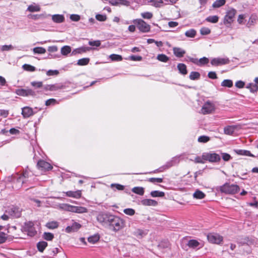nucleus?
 <instances>
[{
    "instance_id": "6e6d98bb",
    "label": "nucleus",
    "mask_w": 258,
    "mask_h": 258,
    "mask_svg": "<svg viewBox=\"0 0 258 258\" xmlns=\"http://www.w3.org/2000/svg\"><path fill=\"white\" fill-rule=\"evenodd\" d=\"M211 33V30L207 27H202L200 29V33L201 35H208Z\"/></svg>"
},
{
    "instance_id": "e433bc0d",
    "label": "nucleus",
    "mask_w": 258,
    "mask_h": 258,
    "mask_svg": "<svg viewBox=\"0 0 258 258\" xmlns=\"http://www.w3.org/2000/svg\"><path fill=\"white\" fill-rule=\"evenodd\" d=\"M197 34V31L194 29H190L185 32V35L189 38H194Z\"/></svg>"
},
{
    "instance_id": "c03bdc74",
    "label": "nucleus",
    "mask_w": 258,
    "mask_h": 258,
    "mask_svg": "<svg viewBox=\"0 0 258 258\" xmlns=\"http://www.w3.org/2000/svg\"><path fill=\"white\" fill-rule=\"evenodd\" d=\"M221 86L223 87L230 88L233 86V82L232 80L229 79L224 80L221 83Z\"/></svg>"
},
{
    "instance_id": "dca6fc26",
    "label": "nucleus",
    "mask_w": 258,
    "mask_h": 258,
    "mask_svg": "<svg viewBox=\"0 0 258 258\" xmlns=\"http://www.w3.org/2000/svg\"><path fill=\"white\" fill-rule=\"evenodd\" d=\"M22 114L24 118H28L34 114L33 109L28 106L22 108Z\"/></svg>"
},
{
    "instance_id": "393cba45",
    "label": "nucleus",
    "mask_w": 258,
    "mask_h": 258,
    "mask_svg": "<svg viewBox=\"0 0 258 258\" xmlns=\"http://www.w3.org/2000/svg\"><path fill=\"white\" fill-rule=\"evenodd\" d=\"M43 88L45 91H54L61 89L62 87L59 86L55 84L46 85L43 87Z\"/></svg>"
},
{
    "instance_id": "72a5a7b5",
    "label": "nucleus",
    "mask_w": 258,
    "mask_h": 258,
    "mask_svg": "<svg viewBox=\"0 0 258 258\" xmlns=\"http://www.w3.org/2000/svg\"><path fill=\"white\" fill-rule=\"evenodd\" d=\"M235 130V127L234 126H228L224 128V132L226 135H231L233 134Z\"/></svg>"
},
{
    "instance_id": "c9c22d12",
    "label": "nucleus",
    "mask_w": 258,
    "mask_h": 258,
    "mask_svg": "<svg viewBox=\"0 0 258 258\" xmlns=\"http://www.w3.org/2000/svg\"><path fill=\"white\" fill-rule=\"evenodd\" d=\"M150 195L151 197L154 198L163 197L165 196V193L163 191L159 190H153L151 192Z\"/></svg>"
},
{
    "instance_id": "9b49d317",
    "label": "nucleus",
    "mask_w": 258,
    "mask_h": 258,
    "mask_svg": "<svg viewBox=\"0 0 258 258\" xmlns=\"http://www.w3.org/2000/svg\"><path fill=\"white\" fill-rule=\"evenodd\" d=\"M215 110L214 105L209 101L206 102L203 106L201 111L204 114L211 113Z\"/></svg>"
},
{
    "instance_id": "2f4dec72",
    "label": "nucleus",
    "mask_w": 258,
    "mask_h": 258,
    "mask_svg": "<svg viewBox=\"0 0 258 258\" xmlns=\"http://www.w3.org/2000/svg\"><path fill=\"white\" fill-rule=\"evenodd\" d=\"M46 227L48 229H53L58 227V223L55 221L48 222L46 224Z\"/></svg>"
},
{
    "instance_id": "7ed1b4c3",
    "label": "nucleus",
    "mask_w": 258,
    "mask_h": 258,
    "mask_svg": "<svg viewBox=\"0 0 258 258\" xmlns=\"http://www.w3.org/2000/svg\"><path fill=\"white\" fill-rule=\"evenodd\" d=\"M113 215L108 213L101 212L97 216V220L104 226H108Z\"/></svg>"
},
{
    "instance_id": "3c124183",
    "label": "nucleus",
    "mask_w": 258,
    "mask_h": 258,
    "mask_svg": "<svg viewBox=\"0 0 258 258\" xmlns=\"http://www.w3.org/2000/svg\"><path fill=\"white\" fill-rule=\"evenodd\" d=\"M141 15L143 18L145 19H151L153 17V14L149 12L142 13Z\"/></svg>"
},
{
    "instance_id": "ea45409f",
    "label": "nucleus",
    "mask_w": 258,
    "mask_h": 258,
    "mask_svg": "<svg viewBox=\"0 0 258 258\" xmlns=\"http://www.w3.org/2000/svg\"><path fill=\"white\" fill-rule=\"evenodd\" d=\"M72 205L68 204H61L58 205V208L59 209L71 212Z\"/></svg>"
},
{
    "instance_id": "a211bd4d",
    "label": "nucleus",
    "mask_w": 258,
    "mask_h": 258,
    "mask_svg": "<svg viewBox=\"0 0 258 258\" xmlns=\"http://www.w3.org/2000/svg\"><path fill=\"white\" fill-rule=\"evenodd\" d=\"M71 212L76 213H87L88 212V209L84 207L81 206H75L72 205L71 209Z\"/></svg>"
},
{
    "instance_id": "338daca9",
    "label": "nucleus",
    "mask_w": 258,
    "mask_h": 258,
    "mask_svg": "<svg viewBox=\"0 0 258 258\" xmlns=\"http://www.w3.org/2000/svg\"><path fill=\"white\" fill-rule=\"evenodd\" d=\"M96 19L98 21L103 22L106 20V16L105 15L97 14L96 15Z\"/></svg>"
},
{
    "instance_id": "4c0bfd02",
    "label": "nucleus",
    "mask_w": 258,
    "mask_h": 258,
    "mask_svg": "<svg viewBox=\"0 0 258 258\" xmlns=\"http://www.w3.org/2000/svg\"><path fill=\"white\" fill-rule=\"evenodd\" d=\"M206 21L212 23H216L219 21V17L216 15L210 16L206 19Z\"/></svg>"
},
{
    "instance_id": "a18cd8bd",
    "label": "nucleus",
    "mask_w": 258,
    "mask_h": 258,
    "mask_svg": "<svg viewBox=\"0 0 258 258\" xmlns=\"http://www.w3.org/2000/svg\"><path fill=\"white\" fill-rule=\"evenodd\" d=\"M200 77V74L197 72H191L189 76V78L191 80H198Z\"/></svg>"
},
{
    "instance_id": "39448f33",
    "label": "nucleus",
    "mask_w": 258,
    "mask_h": 258,
    "mask_svg": "<svg viewBox=\"0 0 258 258\" xmlns=\"http://www.w3.org/2000/svg\"><path fill=\"white\" fill-rule=\"evenodd\" d=\"M202 158L210 162H218L221 160V156L216 153H205L202 155Z\"/></svg>"
},
{
    "instance_id": "0e129e2a",
    "label": "nucleus",
    "mask_w": 258,
    "mask_h": 258,
    "mask_svg": "<svg viewBox=\"0 0 258 258\" xmlns=\"http://www.w3.org/2000/svg\"><path fill=\"white\" fill-rule=\"evenodd\" d=\"M70 18L73 21L78 22L80 20V16L77 14H72Z\"/></svg>"
},
{
    "instance_id": "a878e982",
    "label": "nucleus",
    "mask_w": 258,
    "mask_h": 258,
    "mask_svg": "<svg viewBox=\"0 0 258 258\" xmlns=\"http://www.w3.org/2000/svg\"><path fill=\"white\" fill-rule=\"evenodd\" d=\"M177 68L179 73L181 75H185L187 74L186 66L185 64L179 63L177 64Z\"/></svg>"
},
{
    "instance_id": "4468645a",
    "label": "nucleus",
    "mask_w": 258,
    "mask_h": 258,
    "mask_svg": "<svg viewBox=\"0 0 258 258\" xmlns=\"http://www.w3.org/2000/svg\"><path fill=\"white\" fill-rule=\"evenodd\" d=\"M37 167L42 171L49 170L52 168V166L49 163L44 160H39L37 163Z\"/></svg>"
},
{
    "instance_id": "0eeeda50",
    "label": "nucleus",
    "mask_w": 258,
    "mask_h": 258,
    "mask_svg": "<svg viewBox=\"0 0 258 258\" xmlns=\"http://www.w3.org/2000/svg\"><path fill=\"white\" fill-rule=\"evenodd\" d=\"M207 238L210 242L215 244H220L223 241V237L215 233L208 234Z\"/></svg>"
},
{
    "instance_id": "c756f323",
    "label": "nucleus",
    "mask_w": 258,
    "mask_h": 258,
    "mask_svg": "<svg viewBox=\"0 0 258 258\" xmlns=\"http://www.w3.org/2000/svg\"><path fill=\"white\" fill-rule=\"evenodd\" d=\"M100 236L98 234H96L88 237V241L92 244H95L99 241Z\"/></svg>"
},
{
    "instance_id": "774afa93",
    "label": "nucleus",
    "mask_w": 258,
    "mask_h": 258,
    "mask_svg": "<svg viewBox=\"0 0 258 258\" xmlns=\"http://www.w3.org/2000/svg\"><path fill=\"white\" fill-rule=\"evenodd\" d=\"M59 72L57 70H49L46 72V75L48 76H56L58 74Z\"/></svg>"
},
{
    "instance_id": "603ef678",
    "label": "nucleus",
    "mask_w": 258,
    "mask_h": 258,
    "mask_svg": "<svg viewBox=\"0 0 258 258\" xmlns=\"http://www.w3.org/2000/svg\"><path fill=\"white\" fill-rule=\"evenodd\" d=\"M0 49L2 51H9L13 50L14 47L12 45H4L0 46Z\"/></svg>"
},
{
    "instance_id": "9d476101",
    "label": "nucleus",
    "mask_w": 258,
    "mask_h": 258,
    "mask_svg": "<svg viewBox=\"0 0 258 258\" xmlns=\"http://www.w3.org/2000/svg\"><path fill=\"white\" fill-rule=\"evenodd\" d=\"M15 93L17 95L23 97H27L29 96H34L36 95L35 92L31 89H17Z\"/></svg>"
},
{
    "instance_id": "1a4fd4ad",
    "label": "nucleus",
    "mask_w": 258,
    "mask_h": 258,
    "mask_svg": "<svg viewBox=\"0 0 258 258\" xmlns=\"http://www.w3.org/2000/svg\"><path fill=\"white\" fill-rule=\"evenodd\" d=\"M230 60L228 57H216L211 59V63L214 66H219L228 64Z\"/></svg>"
},
{
    "instance_id": "412c9836",
    "label": "nucleus",
    "mask_w": 258,
    "mask_h": 258,
    "mask_svg": "<svg viewBox=\"0 0 258 258\" xmlns=\"http://www.w3.org/2000/svg\"><path fill=\"white\" fill-rule=\"evenodd\" d=\"M92 49V48L90 47L82 46L74 49L72 52V54L76 55L77 54L86 52L87 51L91 50Z\"/></svg>"
},
{
    "instance_id": "bf43d9fd",
    "label": "nucleus",
    "mask_w": 258,
    "mask_h": 258,
    "mask_svg": "<svg viewBox=\"0 0 258 258\" xmlns=\"http://www.w3.org/2000/svg\"><path fill=\"white\" fill-rule=\"evenodd\" d=\"M210 140V138L206 136H202L199 137L198 142L201 143H207Z\"/></svg>"
},
{
    "instance_id": "37998d69",
    "label": "nucleus",
    "mask_w": 258,
    "mask_h": 258,
    "mask_svg": "<svg viewBox=\"0 0 258 258\" xmlns=\"http://www.w3.org/2000/svg\"><path fill=\"white\" fill-rule=\"evenodd\" d=\"M109 58L112 61H119L122 60V57L121 55L116 54H112L110 55Z\"/></svg>"
},
{
    "instance_id": "6e6552de",
    "label": "nucleus",
    "mask_w": 258,
    "mask_h": 258,
    "mask_svg": "<svg viewBox=\"0 0 258 258\" xmlns=\"http://www.w3.org/2000/svg\"><path fill=\"white\" fill-rule=\"evenodd\" d=\"M236 13V10L233 8L230 9L226 12V14L225 16L224 23V24H230L233 21Z\"/></svg>"
},
{
    "instance_id": "79ce46f5",
    "label": "nucleus",
    "mask_w": 258,
    "mask_h": 258,
    "mask_svg": "<svg viewBox=\"0 0 258 258\" xmlns=\"http://www.w3.org/2000/svg\"><path fill=\"white\" fill-rule=\"evenodd\" d=\"M157 59L160 61L166 62L169 60V58L165 54H160L157 55Z\"/></svg>"
},
{
    "instance_id": "69168bd1",
    "label": "nucleus",
    "mask_w": 258,
    "mask_h": 258,
    "mask_svg": "<svg viewBox=\"0 0 258 258\" xmlns=\"http://www.w3.org/2000/svg\"><path fill=\"white\" fill-rule=\"evenodd\" d=\"M57 103L56 100L55 99H49L45 101V105L46 106H49L50 105H54Z\"/></svg>"
},
{
    "instance_id": "f8f14e48",
    "label": "nucleus",
    "mask_w": 258,
    "mask_h": 258,
    "mask_svg": "<svg viewBox=\"0 0 258 258\" xmlns=\"http://www.w3.org/2000/svg\"><path fill=\"white\" fill-rule=\"evenodd\" d=\"M6 213H8L10 216L18 218L21 216V211L19 208L13 206L10 207L6 210Z\"/></svg>"
},
{
    "instance_id": "052dcab7",
    "label": "nucleus",
    "mask_w": 258,
    "mask_h": 258,
    "mask_svg": "<svg viewBox=\"0 0 258 258\" xmlns=\"http://www.w3.org/2000/svg\"><path fill=\"white\" fill-rule=\"evenodd\" d=\"M152 5L155 7H160L163 3L162 0H152L151 1Z\"/></svg>"
},
{
    "instance_id": "bb28decb",
    "label": "nucleus",
    "mask_w": 258,
    "mask_h": 258,
    "mask_svg": "<svg viewBox=\"0 0 258 258\" xmlns=\"http://www.w3.org/2000/svg\"><path fill=\"white\" fill-rule=\"evenodd\" d=\"M52 20L55 23H60L64 21V17L62 15L55 14L52 16Z\"/></svg>"
},
{
    "instance_id": "5701e85b",
    "label": "nucleus",
    "mask_w": 258,
    "mask_h": 258,
    "mask_svg": "<svg viewBox=\"0 0 258 258\" xmlns=\"http://www.w3.org/2000/svg\"><path fill=\"white\" fill-rule=\"evenodd\" d=\"M173 51L174 54L178 57H182L185 53V51L179 47H174Z\"/></svg>"
},
{
    "instance_id": "13d9d810",
    "label": "nucleus",
    "mask_w": 258,
    "mask_h": 258,
    "mask_svg": "<svg viewBox=\"0 0 258 258\" xmlns=\"http://www.w3.org/2000/svg\"><path fill=\"white\" fill-rule=\"evenodd\" d=\"M53 237V234L51 233L45 232L43 234V238L46 240H51Z\"/></svg>"
},
{
    "instance_id": "de8ad7c7",
    "label": "nucleus",
    "mask_w": 258,
    "mask_h": 258,
    "mask_svg": "<svg viewBox=\"0 0 258 258\" xmlns=\"http://www.w3.org/2000/svg\"><path fill=\"white\" fill-rule=\"evenodd\" d=\"M22 68L24 70L28 72H34L36 70L34 66H32L28 64H24L22 66Z\"/></svg>"
},
{
    "instance_id": "f257e3e1",
    "label": "nucleus",
    "mask_w": 258,
    "mask_h": 258,
    "mask_svg": "<svg viewBox=\"0 0 258 258\" xmlns=\"http://www.w3.org/2000/svg\"><path fill=\"white\" fill-rule=\"evenodd\" d=\"M108 226L111 230L116 232L124 228L125 222L120 217L113 215Z\"/></svg>"
},
{
    "instance_id": "f03ea898",
    "label": "nucleus",
    "mask_w": 258,
    "mask_h": 258,
    "mask_svg": "<svg viewBox=\"0 0 258 258\" xmlns=\"http://www.w3.org/2000/svg\"><path fill=\"white\" fill-rule=\"evenodd\" d=\"M219 190L222 193L227 195H234L237 193L240 189L238 185L234 184L225 183L218 187Z\"/></svg>"
},
{
    "instance_id": "aec40b11",
    "label": "nucleus",
    "mask_w": 258,
    "mask_h": 258,
    "mask_svg": "<svg viewBox=\"0 0 258 258\" xmlns=\"http://www.w3.org/2000/svg\"><path fill=\"white\" fill-rule=\"evenodd\" d=\"M141 204L145 206H156L158 203L152 199H144L141 201Z\"/></svg>"
},
{
    "instance_id": "09e8293b",
    "label": "nucleus",
    "mask_w": 258,
    "mask_h": 258,
    "mask_svg": "<svg viewBox=\"0 0 258 258\" xmlns=\"http://www.w3.org/2000/svg\"><path fill=\"white\" fill-rule=\"evenodd\" d=\"M33 50L35 53L44 54L46 52L45 49L41 47H35Z\"/></svg>"
},
{
    "instance_id": "6ab92c4d",
    "label": "nucleus",
    "mask_w": 258,
    "mask_h": 258,
    "mask_svg": "<svg viewBox=\"0 0 258 258\" xmlns=\"http://www.w3.org/2000/svg\"><path fill=\"white\" fill-rule=\"evenodd\" d=\"M65 194L66 195L69 197L79 199L81 197L82 191L81 190H78L76 191H68Z\"/></svg>"
},
{
    "instance_id": "20e7f679",
    "label": "nucleus",
    "mask_w": 258,
    "mask_h": 258,
    "mask_svg": "<svg viewBox=\"0 0 258 258\" xmlns=\"http://www.w3.org/2000/svg\"><path fill=\"white\" fill-rule=\"evenodd\" d=\"M133 23L136 25L137 28L143 33H148L150 31L151 26L145 21L141 19H135Z\"/></svg>"
},
{
    "instance_id": "423d86ee",
    "label": "nucleus",
    "mask_w": 258,
    "mask_h": 258,
    "mask_svg": "<svg viewBox=\"0 0 258 258\" xmlns=\"http://www.w3.org/2000/svg\"><path fill=\"white\" fill-rule=\"evenodd\" d=\"M22 230L23 232H27L28 235L31 236H34L36 233L34 227V224L31 221L25 222L22 228Z\"/></svg>"
},
{
    "instance_id": "7c9ffc66",
    "label": "nucleus",
    "mask_w": 258,
    "mask_h": 258,
    "mask_svg": "<svg viewBox=\"0 0 258 258\" xmlns=\"http://www.w3.org/2000/svg\"><path fill=\"white\" fill-rule=\"evenodd\" d=\"M246 88L249 89L250 91L252 93L256 92L258 90V85L252 83L248 84Z\"/></svg>"
},
{
    "instance_id": "c85d7f7f",
    "label": "nucleus",
    "mask_w": 258,
    "mask_h": 258,
    "mask_svg": "<svg viewBox=\"0 0 258 258\" xmlns=\"http://www.w3.org/2000/svg\"><path fill=\"white\" fill-rule=\"evenodd\" d=\"M206 197V195L202 191L197 189L193 194V197L196 199H203Z\"/></svg>"
},
{
    "instance_id": "49530a36",
    "label": "nucleus",
    "mask_w": 258,
    "mask_h": 258,
    "mask_svg": "<svg viewBox=\"0 0 258 258\" xmlns=\"http://www.w3.org/2000/svg\"><path fill=\"white\" fill-rule=\"evenodd\" d=\"M90 59L89 58H83L78 60L77 64L79 66H85L88 64Z\"/></svg>"
},
{
    "instance_id": "a19ab883",
    "label": "nucleus",
    "mask_w": 258,
    "mask_h": 258,
    "mask_svg": "<svg viewBox=\"0 0 258 258\" xmlns=\"http://www.w3.org/2000/svg\"><path fill=\"white\" fill-rule=\"evenodd\" d=\"M71 51V48L70 46L66 45L61 47V53L63 55H67Z\"/></svg>"
},
{
    "instance_id": "2eb2a0df",
    "label": "nucleus",
    "mask_w": 258,
    "mask_h": 258,
    "mask_svg": "<svg viewBox=\"0 0 258 258\" xmlns=\"http://www.w3.org/2000/svg\"><path fill=\"white\" fill-rule=\"evenodd\" d=\"M189 60L194 64L201 66L206 64L209 62V59L206 57H203L199 59L196 58L190 57Z\"/></svg>"
},
{
    "instance_id": "f3484780",
    "label": "nucleus",
    "mask_w": 258,
    "mask_h": 258,
    "mask_svg": "<svg viewBox=\"0 0 258 258\" xmlns=\"http://www.w3.org/2000/svg\"><path fill=\"white\" fill-rule=\"evenodd\" d=\"M178 162V159L177 158H173L170 161L167 162L165 165L159 169V172H162L164 170L168 169L170 167L175 165Z\"/></svg>"
},
{
    "instance_id": "5fc2aeb1",
    "label": "nucleus",
    "mask_w": 258,
    "mask_h": 258,
    "mask_svg": "<svg viewBox=\"0 0 258 258\" xmlns=\"http://www.w3.org/2000/svg\"><path fill=\"white\" fill-rule=\"evenodd\" d=\"M221 157L224 161H229L232 159L230 155L226 153H221Z\"/></svg>"
},
{
    "instance_id": "f704fd0d",
    "label": "nucleus",
    "mask_w": 258,
    "mask_h": 258,
    "mask_svg": "<svg viewBox=\"0 0 258 258\" xmlns=\"http://www.w3.org/2000/svg\"><path fill=\"white\" fill-rule=\"evenodd\" d=\"M132 190L133 192L140 196H143L144 194V188L142 187H135L132 189Z\"/></svg>"
},
{
    "instance_id": "864d4df0",
    "label": "nucleus",
    "mask_w": 258,
    "mask_h": 258,
    "mask_svg": "<svg viewBox=\"0 0 258 258\" xmlns=\"http://www.w3.org/2000/svg\"><path fill=\"white\" fill-rule=\"evenodd\" d=\"M110 187L112 188H115L117 190H123L124 189V186L122 185H121L118 183H112L110 185Z\"/></svg>"
},
{
    "instance_id": "4d7b16f0",
    "label": "nucleus",
    "mask_w": 258,
    "mask_h": 258,
    "mask_svg": "<svg viewBox=\"0 0 258 258\" xmlns=\"http://www.w3.org/2000/svg\"><path fill=\"white\" fill-rule=\"evenodd\" d=\"M31 85L32 86L36 88H40L43 87V83L42 82L39 81H33L31 82Z\"/></svg>"
},
{
    "instance_id": "8fccbe9b",
    "label": "nucleus",
    "mask_w": 258,
    "mask_h": 258,
    "mask_svg": "<svg viewBox=\"0 0 258 258\" xmlns=\"http://www.w3.org/2000/svg\"><path fill=\"white\" fill-rule=\"evenodd\" d=\"M8 235L4 232L0 231V244L5 242L7 239Z\"/></svg>"
},
{
    "instance_id": "e2e57ef3",
    "label": "nucleus",
    "mask_w": 258,
    "mask_h": 258,
    "mask_svg": "<svg viewBox=\"0 0 258 258\" xmlns=\"http://www.w3.org/2000/svg\"><path fill=\"white\" fill-rule=\"evenodd\" d=\"M148 181L152 183H161L163 182V179L161 178H150Z\"/></svg>"
},
{
    "instance_id": "473e14b6",
    "label": "nucleus",
    "mask_w": 258,
    "mask_h": 258,
    "mask_svg": "<svg viewBox=\"0 0 258 258\" xmlns=\"http://www.w3.org/2000/svg\"><path fill=\"white\" fill-rule=\"evenodd\" d=\"M47 246V243L44 241L39 242L37 244V247L38 250L41 252L44 251Z\"/></svg>"
},
{
    "instance_id": "b1692460",
    "label": "nucleus",
    "mask_w": 258,
    "mask_h": 258,
    "mask_svg": "<svg viewBox=\"0 0 258 258\" xmlns=\"http://www.w3.org/2000/svg\"><path fill=\"white\" fill-rule=\"evenodd\" d=\"M40 10L41 8L39 5L35 3H33L28 7L27 11L30 12H37L40 11Z\"/></svg>"
},
{
    "instance_id": "58836bf2",
    "label": "nucleus",
    "mask_w": 258,
    "mask_h": 258,
    "mask_svg": "<svg viewBox=\"0 0 258 258\" xmlns=\"http://www.w3.org/2000/svg\"><path fill=\"white\" fill-rule=\"evenodd\" d=\"M225 0H216L212 5L214 8H218L225 4Z\"/></svg>"
},
{
    "instance_id": "680f3d73",
    "label": "nucleus",
    "mask_w": 258,
    "mask_h": 258,
    "mask_svg": "<svg viewBox=\"0 0 258 258\" xmlns=\"http://www.w3.org/2000/svg\"><path fill=\"white\" fill-rule=\"evenodd\" d=\"M123 212H124V213H125V214H126L127 215L133 216L135 214V211L133 209L127 208V209H125L123 210Z\"/></svg>"
},
{
    "instance_id": "4be33fe9",
    "label": "nucleus",
    "mask_w": 258,
    "mask_h": 258,
    "mask_svg": "<svg viewBox=\"0 0 258 258\" xmlns=\"http://www.w3.org/2000/svg\"><path fill=\"white\" fill-rule=\"evenodd\" d=\"M188 246L191 248H196L198 247H202L203 245L201 244L199 242H198L197 240L191 239L188 241L187 244Z\"/></svg>"
},
{
    "instance_id": "cd10ccee",
    "label": "nucleus",
    "mask_w": 258,
    "mask_h": 258,
    "mask_svg": "<svg viewBox=\"0 0 258 258\" xmlns=\"http://www.w3.org/2000/svg\"><path fill=\"white\" fill-rule=\"evenodd\" d=\"M134 235L138 238H142L144 236L147 235V233L146 231L141 229H137L133 233Z\"/></svg>"
},
{
    "instance_id": "ddd939ff",
    "label": "nucleus",
    "mask_w": 258,
    "mask_h": 258,
    "mask_svg": "<svg viewBox=\"0 0 258 258\" xmlns=\"http://www.w3.org/2000/svg\"><path fill=\"white\" fill-rule=\"evenodd\" d=\"M72 225L67 226L66 228V232L67 233L77 231L82 227L80 223L75 222L74 220H72Z\"/></svg>"
}]
</instances>
